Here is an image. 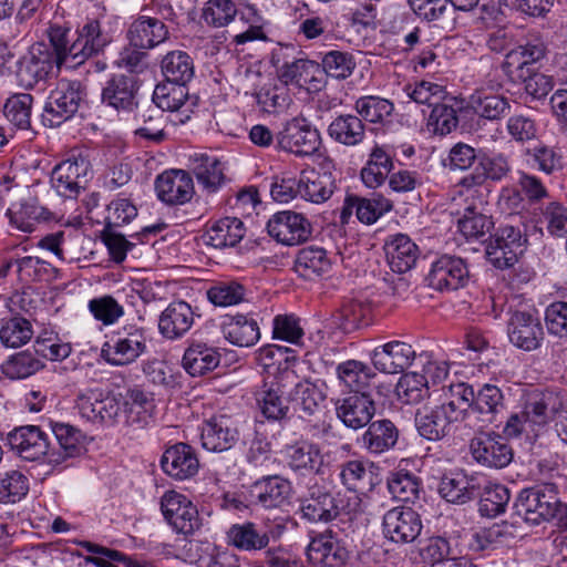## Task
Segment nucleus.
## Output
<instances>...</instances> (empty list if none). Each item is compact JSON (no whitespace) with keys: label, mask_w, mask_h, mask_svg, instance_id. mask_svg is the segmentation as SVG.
Segmentation results:
<instances>
[{"label":"nucleus","mask_w":567,"mask_h":567,"mask_svg":"<svg viewBox=\"0 0 567 567\" xmlns=\"http://www.w3.org/2000/svg\"><path fill=\"white\" fill-rule=\"evenodd\" d=\"M564 409L565 398L559 392L538 389L528 391L522 411L514 412L507 417L503 426V436L535 441L546 432L548 425Z\"/></svg>","instance_id":"f257e3e1"},{"label":"nucleus","mask_w":567,"mask_h":567,"mask_svg":"<svg viewBox=\"0 0 567 567\" xmlns=\"http://www.w3.org/2000/svg\"><path fill=\"white\" fill-rule=\"evenodd\" d=\"M452 200L454 205L462 208V212L457 210V214H461L457 228L465 238L478 239L489 233L494 221L487 212L485 193H474L455 185Z\"/></svg>","instance_id":"f03ea898"},{"label":"nucleus","mask_w":567,"mask_h":567,"mask_svg":"<svg viewBox=\"0 0 567 567\" xmlns=\"http://www.w3.org/2000/svg\"><path fill=\"white\" fill-rule=\"evenodd\" d=\"M561 506L557 488L551 483L523 489L514 503L515 513L532 525L554 518Z\"/></svg>","instance_id":"7ed1b4c3"},{"label":"nucleus","mask_w":567,"mask_h":567,"mask_svg":"<svg viewBox=\"0 0 567 567\" xmlns=\"http://www.w3.org/2000/svg\"><path fill=\"white\" fill-rule=\"evenodd\" d=\"M147 351L145 329L125 324L113 332L102 347L103 359L113 367L128 365Z\"/></svg>","instance_id":"20e7f679"},{"label":"nucleus","mask_w":567,"mask_h":567,"mask_svg":"<svg viewBox=\"0 0 567 567\" xmlns=\"http://www.w3.org/2000/svg\"><path fill=\"white\" fill-rule=\"evenodd\" d=\"M361 498L357 494L349 497L333 496L328 491L313 488L301 505L302 517L311 523H329L341 514L352 515L360 511Z\"/></svg>","instance_id":"39448f33"},{"label":"nucleus","mask_w":567,"mask_h":567,"mask_svg":"<svg viewBox=\"0 0 567 567\" xmlns=\"http://www.w3.org/2000/svg\"><path fill=\"white\" fill-rule=\"evenodd\" d=\"M81 416L90 422L113 426L123 423V396L86 389L76 396Z\"/></svg>","instance_id":"423d86ee"},{"label":"nucleus","mask_w":567,"mask_h":567,"mask_svg":"<svg viewBox=\"0 0 567 567\" xmlns=\"http://www.w3.org/2000/svg\"><path fill=\"white\" fill-rule=\"evenodd\" d=\"M277 147L299 157L318 152L321 145L319 131L303 116H295L282 124L276 135Z\"/></svg>","instance_id":"0eeeda50"},{"label":"nucleus","mask_w":567,"mask_h":567,"mask_svg":"<svg viewBox=\"0 0 567 567\" xmlns=\"http://www.w3.org/2000/svg\"><path fill=\"white\" fill-rule=\"evenodd\" d=\"M82 99V86L79 81L60 80L45 102L43 124L49 127L60 126L78 112Z\"/></svg>","instance_id":"6e6552de"},{"label":"nucleus","mask_w":567,"mask_h":567,"mask_svg":"<svg viewBox=\"0 0 567 567\" xmlns=\"http://www.w3.org/2000/svg\"><path fill=\"white\" fill-rule=\"evenodd\" d=\"M527 237L519 227L504 225L497 228L486 246L492 265L499 269L513 267L526 250Z\"/></svg>","instance_id":"1a4fd4ad"},{"label":"nucleus","mask_w":567,"mask_h":567,"mask_svg":"<svg viewBox=\"0 0 567 567\" xmlns=\"http://www.w3.org/2000/svg\"><path fill=\"white\" fill-rule=\"evenodd\" d=\"M472 458L488 468H504L513 460V450L506 439L494 431H480L470 441Z\"/></svg>","instance_id":"9d476101"},{"label":"nucleus","mask_w":567,"mask_h":567,"mask_svg":"<svg viewBox=\"0 0 567 567\" xmlns=\"http://www.w3.org/2000/svg\"><path fill=\"white\" fill-rule=\"evenodd\" d=\"M55 60L51 49L44 43H35L17 62L16 80L20 87L34 89L47 81L52 73Z\"/></svg>","instance_id":"9b49d317"},{"label":"nucleus","mask_w":567,"mask_h":567,"mask_svg":"<svg viewBox=\"0 0 567 567\" xmlns=\"http://www.w3.org/2000/svg\"><path fill=\"white\" fill-rule=\"evenodd\" d=\"M89 172L90 162L82 155H72L54 166L50 183L61 197L76 198L85 188Z\"/></svg>","instance_id":"f8f14e48"},{"label":"nucleus","mask_w":567,"mask_h":567,"mask_svg":"<svg viewBox=\"0 0 567 567\" xmlns=\"http://www.w3.org/2000/svg\"><path fill=\"white\" fill-rule=\"evenodd\" d=\"M161 511L165 520L177 533L194 534L202 526L196 505L184 494L167 491L161 498Z\"/></svg>","instance_id":"ddd939ff"},{"label":"nucleus","mask_w":567,"mask_h":567,"mask_svg":"<svg viewBox=\"0 0 567 567\" xmlns=\"http://www.w3.org/2000/svg\"><path fill=\"white\" fill-rule=\"evenodd\" d=\"M76 34V39L69 48V60L75 68L103 52L112 41L111 35L102 29L97 19H87L78 28Z\"/></svg>","instance_id":"4468645a"},{"label":"nucleus","mask_w":567,"mask_h":567,"mask_svg":"<svg viewBox=\"0 0 567 567\" xmlns=\"http://www.w3.org/2000/svg\"><path fill=\"white\" fill-rule=\"evenodd\" d=\"M444 402L440 406L455 423L463 422L470 429H481L478 416H474V389L465 382H451L442 388Z\"/></svg>","instance_id":"2eb2a0df"},{"label":"nucleus","mask_w":567,"mask_h":567,"mask_svg":"<svg viewBox=\"0 0 567 567\" xmlns=\"http://www.w3.org/2000/svg\"><path fill=\"white\" fill-rule=\"evenodd\" d=\"M512 171L509 159L502 153L484 154L480 156L478 164L473 172L463 176L456 185L462 188L473 190L474 193H485L487 188L485 183L491 179L501 182Z\"/></svg>","instance_id":"dca6fc26"},{"label":"nucleus","mask_w":567,"mask_h":567,"mask_svg":"<svg viewBox=\"0 0 567 567\" xmlns=\"http://www.w3.org/2000/svg\"><path fill=\"white\" fill-rule=\"evenodd\" d=\"M157 198L167 206H182L192 200L195 185L189 172L167 169L154 183Z\"/></svg>","instance_id":"f3484780"},{"label":"nucleus","mask_w":567,"mask_h":567,"mask_svg":"<svg viewBox=\"0 0 567 567\" xmlns=\"http://www.w3.org/2000/svg\"><path fill=\"white\" fill-rule=\"evenodd\" d=\"M226 171V163L216 155L195 153L189 156V173L206 195L218 193L229 182Z\"/></svg>","instance_id":"a211bd4d"},{"label":"nucleus","mask_w":567,"mask_h":567,"mask_svg":"<svg viewBox=\"0 0 567 567\" xmlns=\"http://www.w3.org/2000/svg\"><path fill=\"white\" fill-rule=\"evenodd\" d=\"M197 317L199 315L190 303L174 300L158 316V333L169 341L181 340L194 327Z\"/></svg>","instance_id":"6ab92c4d"},{"label":"nucleus","mask_w":567,"mask_h":567,"mask_svg":"<svg viewBox=\"0 0 567 567\" xmlns=\"http://www.w3.org/2000/svg\"><path fill=\"white\" fill-rule=\"evenodd\" d=\"M268 234L287 246L306 241L312 233L311 223L302 215L291 210L278 212L267 223Z\"/></svg>","instance_id":"aec40b11"},{"label":"nucleus","mask_w":567,"mask_h":567,"mask_svg":"<svg viewBox=\"0 0 567 567\" xmlns=\"http://www.w3.org/2000/svg\"><path fill=\"white\" fill-rule=\"evenodd\" d=\"M426 280L439 291L457 290L468 281V269L462 258L443 255L432 262Z\"/></svg>","instance_id":"412c9836"},{"label":"nucleus","mask_w":567,"mask_h":567,"mask_svg":"<svg viewBox=\"0 0 567 567\" xmlns=\"http://www.w3.org/2000/svg\"><path fill=\"white\" fill-rule=\"evenodd\" d=\"M507 333L509 341L525 351H533L540 347L544 330L539 318L525 310L514 311L508 320Z\"/></svg>","instance_id":"4be33fe9"},{"label":"nucleus","mask_w":567,"mask_h":567,"mask_svg":"<svg viewBox=\"0 0 567 567\" xmlns=\"http://www.w3.org/2000/svg\"><path fill=\"white\" fill-rule=\"evenodd\" d=\"M383 533L394 543L413 542L422 530L420 515L411 507L398 506L383 516Z\"/></svg>","instance_id":"5701e85b"},{"label":"nucleus","mask_w":567,"mask_h":567,"mask_svg":"<svg viewBox=\"0 0 567 567\" xmlns=\"http://www.w3.org/2000/svg\"><path fill=\"white\" fill-rule=\"evenodd\" d=\"M156 106L171 113L169 121L174 124H184L190 118L193 102L188 100V90L185 85L164 83L156 85L153 93Z\"/></svg>","instance_id":"b1692460"},{"label":"nucleus","mask_w":567,"mask_h":567,"mask_svg":"<svg viewBox=\"0 0 567 567\" xmlns=\"http://www.w3.org/2000/svg\"><path fill=\"white\" fill-rule=\"evenodd\" d=\"M8 444L11 450L25 461H38L45 457L48 461V435L39 426L27 425L14 429L8 434Z\"/></svg>","instance_id":"393cba45"},{"label":"nucleus","mask_w":567,"mask_h":567,"mask_svg":"<svg viewBox=\"0 0 567 567\" xmlns=\"http://www.w3.org/2000/svg\"><path fill=\"white\" fill-rule=\"evenodd\" d=\"M415 357L411 344L398 340L379 346L371 353L374 368L389 374L402 373L413 363Z\"/></svg>","instance_id":"a878e982"},{"label":"nucleus","mask_w":567,"mask_h":567,"mask_svg":"<svg viewBox=\"0 0 567 567\" xmlns=\"http://www.w3.org/2000/svg\"><path fill=\"white\" fill-rule=\"evenodd\" d=\"M161 467L169 477L185 481L198 473L199 460L194 447L186 443H176L164 451Z\"/></svg>","instance_id":"bb28decb"},{"label":"nucleus","mask_w":567,"mask_h":567,"mask_svg":"<svg viewBox=\"0 0 567 567\" xmlns=\"http://www.w3.org/2000/svg\"><path fill=\"white\" fill-rule=\"evenodd\" d=\"M468 107L481 118L498 121L509 113L511 102L502 92L501 85H486L471 94Z\"/></svg>","instance_id":"cd10ccee"},{"label":"nucleus","mask_w":567,"mask_h":567,"mask_svg":"<svg viewBox=\"0 0 567 567\" xmlns=\"http://www.w3.org/2000/svg\"><path fill=\"white\" fill-rule=\"evenodd\" d=\"M307 557L311 564L320 567H343L349 553L331 532H326L311 539Z\"/></svg>","instance_id":"c85d7f7f"},{"label":"nucleus","mask_w":567,"mask_h":567,"mask_svg":"<svg viewBox=\"0 0 567 567\" xmlns=\"http://www.w3.org/2000/svg\"><path fill=\"white\" fill-rule=\"evenodd\" d=\"M238 439V430L234 425L233 420L227 415L213 416L202 426V445L207 451H228L236 444Z\"/></svg>","instance_id":"c756f323"},{"label":"nucleus","mask_w":567,"mask_h":567,"mask_svg":"<svg viewBox=\"0 0 567 567\" xmlns=\"http://www.w3.org/2000/svg\"><path fill=\"white\" fill-rule=\"evenodd\" d=\"M336 412L346 426L358 430L370 423L375 405L369 393L357 392L339 400Z\"/></svg>","instance_id":"7c9ffc66"},{"label":"nucleus","mask_w":567,"mask_h":567,"mask_svg":"<svg viewBox=\"0 0 567 567\" xmlns=\"http://www.w3.org/2000/svg\"><path fill=\"white\" fill-rule=\"evenodd\" d=\"M327 385L323 381L301 380L290 391V400L301 417L317 416L323 413L327 399Z\"/></svg>","instance_id":"2f4dec72"},{"label":"nucleus","mask_w":567,"mask_h":567,"mask_svg":"<svg viewBox=\"0 0 567 567\" xmlns=\"http://www.w3.org/2000/svg\"><path fill=\"white\" fill-rule=\"evenodd\" d=\"M278 75L286 85L291 83L307 90H320L323 83V70L320 63L309 59L285 62L278 69Z\"/></svg>","instance_id":"473e14b6"},{"label":"nucleus","mask_w":567,"mask_h":567,"mask_svg":"<svg viewBox=\"0 0 567 567\" xmlns=\"http://www.w3.org/2000/svg\"><path fill=\"white\" fill-rule=\"evenodd\" d=\"M290 493L289 481L278 475L267 476L251 485L249 501L262 508H276L288 502Z\"/></svg>","instance_id":"72a5a7b5"},{"label":"nucleus","mask_w":567,"mask_h":567,"mask_svg":"<svg viewBox=\"0 0 567 567\" xmlns=\"http://www.w3.org/2000/svg\"><path fill=\"white\" fill-rule=\"evenodd\" d=\"M52 432L58 441L59 449L50 450L48 463L60 465L68 458L76 457L85 451V435L68 423L52 424Z\"/></svg>","instance_id":"f704fd0d"},{"label":"nucleus","mask_w":567,"mask_h":567,"mask_svg":"<svg viewBox=\"0 0 567 567\" xmlns=\"http://www.w3.org/2000/svg\"><path fill=\"white\" fill-rule=\"evenodd\" d=\"M155 409L152 393L140 388L128 389L123 398V424L145 427L154 420Z\"/></svg>","instance_id":"c9c22d12"},{"label":"nucleus","mask_w":567,"mask_h":567,"mask_svg":"<svg viewBox=\"0 0 567 567\" xmlns=\"http://www.w3.org/2000/svg\"><path fill=\"white\" fill-rule=\"evenodd\" d=\"M168 38L167 27L163 21L151 17H140L127 30L130 44L138 50H151Z\"/></svg>","instance_id":"e433bc0d"},{"label":"nucleus","mask_w":567,"mask_h":567,"mask_svg":"<svg viewBox=\"0 0 567 567\" xmlns=\"http://www.w3.org/2000/svg\"><path fill=\"white\" fill-rule=\"evenodd\" d=\"M219 362L218 350L199 340H192L182 358V367L190 377L205 375L215 370Z\"/></svg>","instance_id":"4c0bfd02"},{"label":"nucleus","mask_w":567,"mask_h":567,"mask_svg":"<svg viewBox=\"0 0 567 567\" xmlns=\"http://www.w3.org/2000/svg\"><path fill=\"white\" fill-rule=\"evenodd\" d=\"M288 466L302 474H319L324 464V455L318 444L310 441H298L285 450Z\"/></svg>","instance_id":"58836bf2"},{"label":"nucleus","mask_w":567,"mask_h":567,"mask_svg":"<svg viewBox=\"0 0 567 567\" xmlns=\"http://www.w3.org/2000/svg\"><path fill=\"white\" fill-rule=\"evenodd\" d=\"M384 249L390 268L398 274L411 270L420 255L416 244L401 233L389 236Z\"/></svg>","instance_id":"ea45409f"},{"label":"nucleus","mask_w":567,"mask_h":567,"mask_svg":"<svg viewBox=\"0 0 567 567\" xmlns=\"http://www.w3.org/2000/svg\"><path fill=\"white\" fill-rule=\"evenodd\" d=\"M220 330L224 338L236 347H252L260 339L257 321L243 313L225 316L220 323Z\"/></svg>","instance_id":"a19ab883"},{"label":"nucleus","mask_w":567,"mask_h":567,"mask_svg":"<svg viewBox=\"0 0 567 567\" xmlns=\"http://www.w3.org/2000/svg\"><path fill=\"white\" fill-rule=\"evenodd\" d=\"M332 267L328 251L310 245L301 248L295 259V271L307 280H315L327 275Z\"/></svg>","instance_id":"79ce46f5"},{"label":"nucleus","mask_w":567,"mask_h":567,"mask_svg":"<svg viewBox=\"0 0 567 567\" xmlns=\"http://www.w3.org/2000/svg\"><path fill=\"white\" fill-rule=\"evenodd\" d=\"M394 168L392 156L384 146L374 144L368 159L360 172L362 183L369 188L382 186Z\"/></svg>","instance_id":"37998d69"},{"label":"nucleus","mask_w":567,"mask_h":567,"mask_svg":"<svg viewBox=\"0 0 567 567\" xmlns=\"http://www.w3.org/2000/svg\"><path fill=\"white\" fill-rule=\"evenodd\" d=\"M301 198L321 204L327 202L336 189V179L329 172H318L313 168L302 169L299 175Z\"/></svg>","instance_id":"c03bdc74"},{"label":"nucleus","mask_w":567,"mask_h":567,"mask_svg":"<svg viewBox=\"0 0 567 567\" xmlns=\"http://www.w3.org/2000/svg\"><path fill=\"white\" fill-rule=\"evenodd\" d=\"M244 223L237 217H223L213 221L206 229L205 240L208 245L223 249L236 246L245 236Z\"/></svg>","instance_id":"a18cd8bd"},{"label":"nucleus","mask_w":567,"mask_h":567,"mask_svg":"<svg viewBox=\"0 0 567 567\" xmlns=\"http://www.w3.org/2000/svg\"><path fill=\"white\" fill-rule=\"evenodd\" d=\"M455 423L440 406L423 408L415 415V426L421 436L429 441L442 440Z\"/></svg>","instance_id":"49530a36"},{"label":"nucleus","mask_w":567,"mask_h":567,"mask_svg":"<svg viewBox=\"0 0 567 567\" xmlns=\"http://www.w3.org/2000/svg\"><path fill=\"white\" fill-rule=\"evenodd\" d=\"M399 439V431L393 422L386 419L369 423L362 435L363 447L371 454H382L393 449Z\"/></svg>","instance_id":"de8ad7c7"},{"label":"nucleus","mask_w":567,"mask_h":567,"mask_svg":"<svg viewBox=\"0 0 567 567\" xmlns=\"http://www.w3.org/2000/svg\"><path fill=\"white\" fill-rule=\"evenodd\" d=\"M102 102L118 111H131L135 106V83L131 76L115 75L102 91Z\"/></svg>","instance_id":"09e8293b"},{"label":"nucleus","mask_w":567,"mask_h":567,"mask_svg":"<svg viewBox=\"0 0 567 567\" xmlns=\"http://www.w3.org/2000/svg\"><path fill=\"white\" fill-rule=\"evenodd\" d=\"M476 480L466 473L453 472L441 480L439 492L449 503L465 504L475 497Z\"/></svg>","instance_id":"8fccbe9b"},{"label":"nucleus","mask_w":567,"mask_h":567,"mask_svg":"<svg viewBox=\"0 0 567 567\" xmlns=\"http://www.w3.org/2000/svg\"><path fill=\"white\" fill-rule=\"evenodd\" d=\"M504 408V394L498 386L485 383L476 393L474 392V416H478L481 429L492 422Z\"/></svg>","instance_id":"3c124183"},{"label":"nucleus","mask_w":567,"mask_h":567,"mask_svg":"<svg viewBox=\"0 0 567 567\" xmlns=\"http://www.w3.org/2000/svg\"><path fill=\"white\" fill-rule=\"evenodd\" d=\"M282 394L281 384L277 381L265 383L258 391L257 406L267 420L279 421L287 415L289 406Z\"/></svg>","instance_id":"603ef678"},{"label":"nucleus","mask_w":567,"mask_h":567,"mask_svg":"<svg viewBox=\"0 0 567 567\" xmlns=\"http://www.w3.org/2000/svg\"><path fill=\"white\" fill-rule=\"evenodd\" d=\"M392 208V202L382 195L372 198L351 197L347 198L343 213L351 214L354 210L361 223L371 225Z\"/></svg>","instance_id":"864d4df0"},{"label":"nucleus","mask_w":567,"mask_h":567,"mask_svg":"<svg viewBox=\"0 0 567 567\" xmlns=\"http://www.w3.org/2000/svg\"><path fill=\"white\" fill-rule=\"evenodd\" d=\"M162 73L168 83L185 85L194 76V62L190 55L181 50L165 54L161 62Z\"/></svg>","instance_id":"5fc2aeb1"},{"label":"nucleus","mask_w":567,"mask_h":567,"mask_svg":"<svg viewBox=\"0 0 567 567\" xmlns=\"http://www.w3.org/2000/svg\"><path fill=\"white\" fill-rule=\"evenodd\" d=\"M228 542L240 550H261L269 544V536L254 523L233 525L227 532Z\"/></svg>","instance_id":"6e6d98bb"},{"label":"nucleus","mask_w":567,"mask_h":567,"mask_svg":"<svg viewBox=\"0 0 567 567\" xmlns=\"http://www.w3.org/2000/svg\"><path fill=\"white\" fill-rule=\"evenodd\" d=\"M45 209L34 198L21 199L7 210L10 224L24 233H32L35 225L44 219Z\"/></svg>","instance_id":"4d7b16f0"},{"label":"nucleus","mask_w":567,"mask_h":567,"mask_svg":"<svg viewBox=\"0 0 567 567\" xmlns=\"http://www.w3.org/2000/svg\"><path fill=\"white\" fill-rule=\"evenodd\" d=\"M328 133L332 140L346 146L360 144L365 136L362 120L355 115L337 116L329 125Z\"/></svg>","instance_id":"13d9d810"},{"label":"nucleus","mask_w":567,"mask_h":567,"mask_svg":"<svg viewBox=\"0 0 567 567\" xmlns=\"http://www.w3.org/2000/svg\"><path fill=\"white\" fill-rule=\"evenodd\" d=\"M403 93L415 104L425 105L430 109L443 102L449 96L445 85L431 80L409 83L404 85Z\"/></svg>","instance_id":"bf43d9fd"},{"label":"nucleus","mask_w":567,"mask_h":567,"mask_svg":"<svg viewBox=\"0 0 567 567\" xmlns=\"http://www.w3.org/2000/svg\"><path fill=\"white\" fill-rule=\"evenodd\" d=\"M32 323L21 316H12L0 320V342L6 348H20L33 337Z\"/></svg>","instance_id":"052dcab7"},{"label":"nucleus","mask_w":567,"mask_h":567,"mask_svg":"<svg viewBox=\"0 0 567 567\" xmlns=\"http://www.w3.org/2000/svg\"><path fill=\"white\" fill-rule=\"evenodd\" d=\"M339 381L348 388L351 393L367 392L373 373L371 369L361 361L348 360L337 365Z\"/></svg>","instance_id":"680f3d73"},{"label":"nucleus","mask_w":567,"mask_h":567,"mask_svg":"<svg viewBox=\"0 0 567 567\" xmlns=\"http://www.w3.org/2000/svg\"><path fill=\"white\" fill-rule=\"evenodd\" d=\"M386 485L393 498L405 503L414 502L421 489L420 478L406 470L391 472Z\"/></svg>","instance_id":"e2e57ef3"},{"label":"nucleus","mask_w":567,"mask_h":567,"mask_svg":"<svg viewBox=\"0 0 567 567\" xmlns=\"http://www.w3.org/2000/svg\"><path fill=\"white\" fill-rule=\"evenodd\" d=\"M453 97L447 96L446 100L431 109L426 121V127L436 135H447L458 125V116L456 110L451 102Z\"/></svg>","instance_id":"0e129e2a"},{"label":"nucleus","mask_w":567,"mask_h":567,"mask_svg":"<svg viewBox=\"0 0 567 567\" xmlns=\"http://www.w3.org/2000/svg\"><path fill=\"white\" fill-rule=\"evenodd\" d=\"M43 368V362L29 351L11 355L1 365V372L11 380L29 378Z\"/></svg>","instance_id":"69168bd1"},{"label":"nucleus","mask_w":567,"mask_h":567,"mask_svg":"<svg viewBox=\"0 0 567 567\" xmlns=\"http://www.w3.org/2000/svg\"><path fill=\"white\" fill-rule=\"evenodd\" d=\"M29 478L19 470H9L0 475V503L14 504L27 496Z\"/></svg>","instance_id":"338daca9"},{"label":"nucleus","mask_w":567,"mask_h":567,"mask_svg":"<svg viewBox=\"0 0 567 567\" xmlns=\"http://www.w3.org/2000/svg\"><path fill=\"white\" fill-rule=\"evenodd\" d=\"M33 96L29 93H17L10 96L3 107L4 116L13 125L27 130L31 125Z\"/></svg>","instance_id":"774afa93"}]
</instances>
